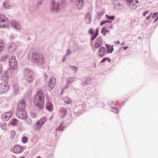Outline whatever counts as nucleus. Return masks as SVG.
Segmentation results:
<instances>
[{"label": "nucleus", "instance_id": "obj_1", "mask_svg": "<svg viewBox=\"0 0 158 158\" xmlns=\"http://www.w3.org/2000/svg\"><path fill=\"white\" fill-rule=\"evenodd\" d=\"M28 57L30 61L35 64L42 65L45 62L44 56L40 52H29Z\"/></svg>", "mask_w": 158, "mask_h": 158}, {"label": "nucleus", "instance_id": "obj_2", "mask_svg": "<svg viewBox=\"0 0 158 158\" xmlns=\"http://www.w3.org/2000/svg\"><path fill=\"white\" fill-rule=\"evenodd\" d=\"M34 105L40 109H42L44 105V94L42 91H39L35 95L33 101Z\"/></svg>", "mask_w": 158, "mask_h": 158}, {"label": "nucleus", "instance_id": "obj_3", "mask_svg": "<svg viewBox=\"0 0 158 158\" xmlns=\"http://www.w3.org/2000/svg\"><path fill=\"white\" fill-rule=\"evenodd\" d=\"M23 73V77L28 82H31L33 80V71L29 68L24 69Z\"/></svg>", "mask_w": 158, "mask_h": 158}, {"label": "nucleus", "instance_id": "obj_4", "mask_svg": "<svg viewBox=\"0 0 158 158\" xmlns=\"http://www.w3.org/2000/svg\"><path fill=\"white\" fill-rule=\"evenodd\" d=\"M8 26V19L3 15L0 14V27L5 28Z\"/></svg>", "mask_w": 158, "mask_h": 158}, {"label": "nucleus", "instance_id": "obj_5", "mask_svg": "<svg viewBox=\"0 0 158 158\" xmlns=\"http://www.w3.org/2000/svg\"><path fill=\"white\" fill-rule=\"evenodd\" d=\"M9 63L11 69H15L17 67V62L16 60V57L14 56H12L9 59Z\"/></svg>", "mask_w": 158, "mask_h": 158}, {"label": "nucleus", "instance_id": "obj_6", "mask_svg": "<svg viewBox=\"0 0 158 158\" xmlns=\"http://www.w3.org/2000/svg\"><path fill=\"white\" fill-rule=\"evenodd\" d=\"M10 24L12 27L15 29L21 30L22 29V27L19 21L11 20L10 21Z\"/></svg>", "mask_w": 158, "mask_h": 158}, {"label": "nucleus", "instance_id": "obj_7", "mask_svg": "<svg viewBox=\"0 0 158 158\" xmlns=\"http://www.w3.org/2000/svg\"><path fill=\"white\" fill-rule=\"evenodd\" d=\"M16 114L17 117L20 119H24L27 117L26 112L24 110H17Z\"/></svg>", "mask_w": 158, "mask_h": 158}, {"label": "nucleus", "instance_id": "obj_8", "mask_svg": "<svg viewBox=\"0 0 158 158\" xmlns=\"http://www.w3.org/2000/svg\"><path fill=\"white\" fill-rule=\"evenodd\" d=\"M127 5L129 9L131 10H135L137 7V5L134 3V0H126Z\"/></svg>", "mask_w": 158, "mask_h": 158}, {"label": "nucleus", "instance_id": "obj_9", "mask_svg": "<svg viewBox=\"0 0 158 158\" xmlns=\"http://www.w3.org/2000/svg\"><path fill=\"white\" fill-rule=\"evenodd\" d=\"M9 89L8 84L4 82L0 84V92L2 93H5Z\"/></svg>", "mask_w": 158, "mask_h": 158}, {"label": "nucleus", "instance_id": "obj_10", "mask_svg": "<svg viewBox=\"0 0 158 158\" xmlns=\"http://www.w3.org/2000/svg\"><path fill=\"white\" fill-rule=\"evenodd\" d=\"M12 114V112H6L2 115L1 118L3 121H7L11 117Z\"/></svg>", "mask_w": 158, "mask_h": 158}, {"label": "nucleus", "instance_id": "obj_11", "mask_svg": "<svg viewBox=\"0 0 158 158\" xmlns=\"http://www.w3.org/2000/svg\"><path fill=\"white\" fill-rule=\"evenodd\" d=\"M67 113V110L64 108H62L59 110V115L61 118H64Z\"/></svg>", "mask_w": 158, "mask_h": 158}, {"label": "nucleus", "instance_id": "obj_12", "mask_svg": "<svg viewBox=\"0 0 158 158\" xmlns=\"http://www.w3.org/2000/svg\"><path fill=\"white\" fill-rule=\"evenodd\" d=\"M2 6L4 8L6 9H11L13 7V5L10 0H6L2 2Z\"/></svg>", "mask_w": 158, "mask_h": 158}, {"label": "nucleus", "instance_id": "obj_13", "mask_svg": "<svg viewBox=\"0 0 158 158\" xmlns=\"http://www.w3.org/2000/svg\"><path fill=\"white\" fill-rule=\"evenodd\" d=\"M51 4V10L53 11L58 12L60 9L59 3L53 0L52 1Z\"/></svg>", "mask_w": 158, "mask_h": 158}, {"label": "nucleus", "instance_id": "obj_14", "mask_svg": "<svg viewBox=\"0 0 158 158\" xmlns=\"http://www.w3.org/2000/svg\"><path fill=\"white\" fill-rule=\"evenodd\" d=\"M56 84V80L55 77H52L49 80V82L48 83V86L50 87L51 89H53L55 86Z\"/></svg>", "mask_w": 158, "mask_h": 158}, {"label": "nucleus", "instance_id": "obj_15", "mask_svg": "<svg viewBox=\"0 0 158 158\" xmlns=\"http://www.w3.org/2000/svg\"><path fill=\"white\" fill-rule=\"evenodd\" d=\"M26 104L23 99L21 100L18 103L17 110H24Z\"/></svg>", "mask_w": 158, "mask_h": 158}, {"label": "nucleus", "instance_id": "obj_16", "mask_svg": "<svg viewBox=\"0 0 158 158\" xmlns=\"http://www.w3.org/2000/svg\"><path fill=\"white\" fill-rule=\"evenodd\" d=\"M23 150V148L19 145H15L14 148V152L15 153H20L22 152Z\"/></svg>", "mask_w": 158, "mask_h": 158}, {"label": "nucleus", "instance_id": "obj_17", "mask_svg": "<svg viewBox=\"0 0 158 158\" xmlns=\"http://www.w3.org/2000/svg\"><path fill=\"white\" fill-rule=\"evenodd\" d=\"M85 23L88 24L90 23L91 21V16L89 13H87L85 15Z\"/></svg>", "mask_w": 158, "mask_h": 158}, {"label": "nucleus", "instance_id": "obj_18", "mask_svg": "<svg viewBox=\"0 0 158 158\" xmlns=\"http://www.w3.org/2000/svg\"><path fill=\"white\" fill-rule=\"evenodd\" d=\"M75 81L74 78L72 77L71 78H67L66 79L67 84L64 87L63 89H64L68 87V85L69 84H70L73 82Z\"/></svg>", "mask_w": 158, "mask_h": 158}, {"label": "nucleus", "instance_id": "obj_19", "mask_svg": "<svg viewBox=\"0 0 158 158\" xmlns=\"http://www.w3.org/2000/svg\"><path fill=\"white\" fill-rule=\"evenodd\" d=\"M82 81V85H86L90 83L91 79L89 78H83Z\"/></svg>", "mask_w": 158, "mask_h": 158}, {"label": "nucleus", "instance_id": "obj_20", "mask_svg": "<svg viewBox=\"0 0 158 158\" xmlns=\"http://www.w3.org/2000/svg\"><path fill=\"white\" fill-rule=\"evenodd\" d=\"M75 2L78 8L80 9L82 8L83 4V0H73Z\"/></svg>", "mask_w": 158, "mask_h": 158}, {"label": "nucleus", "instance_id": "obj_21", "mask_svg": "<svg viewBox=\"0 0 158 158\" xmlns=\"http://www.w3.org/2000/svg\"><path fill=\"white\" fill-rule=\"evenodd\" d=\"M16 45L15 43H12L8 47V51L10 52H12L16 49Z\"/></svg>", "mask_w": 158, "mask_h": 158}, {"label": "nucleus", "instance_id": "obj_22", "mask_svg": "<svg viewBox=\"0 0 158 158\" xmlns=\"http://www.w3.org/2000/svg\"><path fill=\"white\" fill-rule=\"evenodd\" d=\"M19 87L18 85H15L13 86V91L14 94L17 95L19 93Z\"/></svg>", "mask_w": 158, "mask_h": 158}, {"label": "nucleus", "instance_id": "obj_23", "mask_svg": "<svg viewBox=\"0 0 158 158\" xmlns=\"http://www.w3.org/2000/svg\"><path fill=\"white\" fill-rule=\"evenodd\" d=\"M105 54V49L103 47H101L99 49V57H102Z\"/></svg>", "mask_w": 158, "mask_h": 158}, {"label": "nucleus", "instance_id": "obj_24", "mask_svg": "<svg viewBox=\"0 0 158 158\" xmlns=\"http://www.w3.org/2000/svg\"><path fill=\"white\" fill-rule=\"evenodd\" d=\"M42 125L38 121L35 123L33 126V128L35 130H39L42 127Z\"/></svg>", "mask_w": 158, "mask_h": 158}, {"label": "nucleus", "instance_id": "obj_25", "mask_svg": "<svg viewBox=\"0 0 158 158\" xmlns=\"http://www.w3.org/2000/svg\"><path fill=\"white\" fill-rule=\"evenodd\" d=\"M46 108L49 111H51L53 110L52 105L50 102H48L46 104Z\"/></svg>", "mask_w": 158, "mask_h": 158}, {"label": "nucleus", "instance_id": "obj_26", "mask_svg": "<svg viewBox=\"0 0 158 158\" xmlns=\"http://www.w3.org/2000/svg\"><path fill=\"white\" fill-rule=\"evenodd\" d=\"M13 69H10L8 68L7 69L5 73V75L6 77H8L9 76L11 75L12 74V73L11 72L12 71Z\"/></svg>", "mask_w": 158, "mask_h": 158}, {"label": "nucleus", "instance_id": "obj_27", "mask_svg": "<svg viewBox=\"0 0 158 158\" xmlns=\"http://www.w3.org/2000/svg\"><path fill=\"white\" fill-rule=\"evenodd\" d=\"M107 33H108L109 34L110 33L109 30L106 29V27H103L102 29L101 33L103 34L104 36H105L106 34Z\"/></svg>", "mask_w": 158, "mask_h": 158}, {"label": "nucleus", "instance_id": "obj_28", "mask_svg": "<svg viewBox=\"0 0 158 158\" xmlns=\"http://www.w3.org/2000/svg\"><path fill=\"white\" fill-rule=\"evenodd\" d=\"M106 52L111 53L112 51L113 50V46H111V50H110V45L106 44Z\"/></svg>", "mask_w": 158, "mask_h": 158}, {"label": "nucleus", "instance_id": "obj_29", "mask_svg": "<svg viewBox=\"0 0 158 158\" xmlns=\"http://www.w3.org/2000/svg\"><path fill=\"white\" fill-rule=\"evenodd\" d=\"M47 120V119L46 118H42L38 121L40 123L41 125H42Z\"/></svg>", "mask_w": 158, "mask_h": 158}, {"label": "nucleus", "instance_id": "obj_30", "mask_svg": "<svg viewBox=\"0 0 158 158\" xmlns=\"http://www.w3.org/2000/svg\"><path fill=\"white\" fill-rule=\"evenodd\" d=\"M10 123L13 126H16L18 123V121L16 119H11L10 121Z\"/></svg>", "mask_w": 158, "mask_h": 158}, {"label": "nucleus", "instance_id": "obj_31", "mask_svg": "<svg viewBox=\"0 0 158 158\" xmlns=\"http://www.w3.org/2000/svg\"><path fill=\"white\" fill-rule=\"evenodd\" d=\"M4 48V44L3 41L2 40H0V53Z\"/></svg>", "mask_w": 158, "mask_h": 158}, {"label": "nucleus", "instance_id": "obj_32", "mask_svg": "<svg viewBox=\"0 0 158 158\" xmlns=\"http://www.w3.org/2000/svg\"><path fill=\"white\" fill-rule=\"evenodd\" d=\"M64 102L67 104H70L72 103V102L70 99L68 98H65L64 99Z\"/></svg>", "mask_w": 158, "mask_h": 158}, {"label": "nucleus", "instance_id": "obj_33", "mask_svg": "<svg viewBox=\"0 0 158 158\" xmlns=\"http://www.w3.org/2000/svg\"><path fill=\"white\" fill-rule=\"evenodd\" d=\"M69 67L71 69L74 71L75 73L77 72L78 69V68L77 67L74 66L70 65Z\"/></svg>", "mask_w": 158, "mask_h": 158}, {"label": "nucleus", "instance_id": "obj_34", "mask_svg": "<svg viewBox=\"0 0 158 158\" xmlns=\"http://www.w3.org/2000/svg\"><path fill=\"white\" fill-rule=\"evenodd\" d=\"M102 45V39L101 37H98L97 39V42Z\"/></svg>", "mask_w": 158, "mask_h": 158}, {"label": "nucleus", "instance_id": "obj_35", "mask_svg": "<svg viewBox=\"0 0 158 158\" xmlns=\"http://www.w3.org/2000/svg\"><path fill=\"white\" fill-rule=\"evenodd\" d=\"M106 16L108 19L111 20H114L115 17L114 16H109L107 14L106 15Z\"/></svg>", "mask_w": 158, "mask_h": 158}, {"label": "nucleus", "instance_id": "obj_36", "mask_svg": "<svg viewBox=\"0 0 158 158\" xmlns=\"http://www.w3.org/2000/svg\"><path fill=\"white\" fill-rule=\"evenodd\" d=\"M62 127V123H61L59 127L56 128V131H63V130L61 128Z\"/></svg>", "mask_w": 158, "mask_h": 158}, {"label": "nucleus", "instance_id": "obj_37", "mask_svg": "<svg viewBox=\"0 0 158 158\" xmlns=\"http://www.w3.org/2000/svg\"><path fill=\"white\" fill-rule=\"evenodd\" d=\"M43 2V0H40L38 1L36 4V7H38L40 5H42Z\"/></svg>", "mask_w": 158, "mask_h": 158}, {"label": "nucleus", "instance_id": "obj_38", "mask_svg": "<svg viewBox=\"0 0 158 158\" xmlns=\"http://www.w3.org/2000/svg\"><path fill=\"white\" fill-rule=\"evenodd\" d=\"M107 23H111V21L109 20L102 21L100 22V26H101Z\"/></svg>", "mask_w": 158, "mask_h": 158}, {"label": "nucleus", "instance_id": "obj_39", "mask_svg": "<svg viewBox=\"0 0 158 158\" xmlns=\"http://www.w3.org/2000/svg\"><path fill=\"white\" fill-rule=\"evenodd\" d=\"M72 53V51L69 49L67 50V52L65 55L66 56H69Z\"/></svg>", "mask_w": 158, "mask_h": 158}, {"label": "nucleus", "instance_id": "obj_40", "mask_svg": "<svg viewBox=\"0 0 158 158\" xmlns=\"http://www.w3.org/2000/svg\"><path fill=\"white\" fill-rule=\"evenodd\" d=\"M27 140V138L26 137L23 136L22 138V141L23 143H25Z\"/></svg>", "mask_w": 158, "mask_h": 158}, {"label": "nucleus", "instance_id": "obj_41", "mask_svg": "<svg viewBox=\"0 0 158 158\" xmlns=\"http://www.w3.org/2000/svg\"><path fill=\"white\" fill-rule=\"evenodd\" d=\"M11 137L12 139L14 138V136L15 135V133L14 131H11Z\"/></svg>", "mask_w": 158, "mask_h": 158}, {"label": "nucleus", "instance_id": "obj_42", "mask_svg": "<svg viewBox=\"0 0 158 158\" xmlns=\"http://www.w3.org/2000/svg\"><path fill=\"white\" fill-rule=\"evenodd\" d=\"M8 56L7 55H6L2 56L1 58V60L2 61H4L6 60V59L8 58Z\"/></svg>", "mask_w": 158, "mask_h": 158}, {"label": "nucleus", "instance_id": "obj_43", "mask_svg": "<svg viewBox=\"0 0 158 158\" xmlns=\"http://www.w3.org/2000/svg\"><path fill=\"white\" fill-rule=\"evenodd\" d=\"M113 110L112 111L114 112L115 113H117L118 112V110L115 107H112Z\"/></svg>", "mask_w": 158, "mask_h": 158}, {"label": "nucleus", "instance_id": "obj_44", "mask_svg": "<svg viewBox=\"0 0 158 158\" xmlns=\"http://www.w3.org/2000/svg\"><path fill=\"white\" fill-rule=\"evenodd\" d=\"M102 44H100L96 43L95 45V47L96 48H98L102 46Z\"/></svg>", "mask_w": 158, "mask_h": 158}, {"label": "nucleus", "instance_id": "obj_45", "mask_svg": "<svg viewBox=\"0 0 158 158\" xmlns=\"http://www.w3.org/2000/svg\"><path fill=\"white\" fill-rule=\"evenodd\" d=\"M89 33L91 35H93L94 33L93 29L92 28L90 29L89 31Z\"/></svg>", "mask_w": 158, "mask_h": 158}, {"label": "nucleus", "instance_id": "obj_46", "mask_svg": "<svg viewBox=\"0 0 158 158\" xmlns=\"http://www.w3.org/2000/svg\"><path fill=\"white\" fill-rule=\"evenodd\" d=\"M26 123L28 124H30L31 123V121L30 119H27L26 121Z\"/></svg>", "mask_w": 158, "mask_h": 158}, {"label": "nucleus", "instance_id": "obj_47", "mask_svg": "<svg viewBox=\"0 0 158 158\" xmlns=\"http://www.w3.org/2000/svg\"><path fill=\"white\" fill-rule=\"evenodd\" d=\"M2 64L0 65V74H1L2 72Z\"/></svg>", "mask_w": 158, "mask_h": 158}, {"label": "nucleus", "instance_id": "obj_48", "mask_svg": "<svg viewBox=\"0 0 158 158\" xmlns=\"http://www.w3.org/2000/svg\"><path fill=\"white\" fill-rule=\"evenodd\" d=\"M157 15H158V13H154V14L152 15V18H155Z\"/></svg>", "mask_w": 158, "mask_h": 158}, {"label": "nucleus", "instance_id": "obj_49", "mask_svg": "<svg viewBox=\"0 0 158 158\" xmlns=\"http://www.w3.org/2000/svg\"><path fill=\"white\" fill-rule=\"evenodd\" d=\"M66 56H65V55L63 57V59L62 60V62H64L65 61V60H66V59L67 58L66 57Z\"/></svg>", "mask_w": 158, "mask_h": 158}, {"label": "nucleus", "instance_id": "obj_50", "mask_svg": "<svg viewBox=\"0 0 158 158\" xmlns=\"http://www.w3.org/2000/svg\"><path fill=\"white\" fill-rule=\"evenodd\" d=\"M107 59V58H103L101 61L100 63H102L105 62L106 60Z\"/></svg>", "mask_w": 158, "mask_h": 158}, {"label": "nucleus", "instance_id": "obj_51", "mask_svg": "<svg viewBox=\"0 0 158 158\" xmlns=\"http://www.w3.org/2000/svg\"><path fill=\"white\" fill-rule=\"evenodd\" d=\"M6 124H3V125L1 126V127H2V129H3L4 130H5L6 128Z\"/></svg>", "mask_w": 158, "mask_h": 158}, {"label": "nucleus", "instance_id": "obj_52", "mask_svg": "<svg viewBox=\"0 0 158 158\" xmlns=\"http://www.w3.org/2000/svg\"><path fill=\"white\" fill-rule=\"evenodd\" d=\"M148 12V10H146L144 12L143 14V16H144L146 15V14H147Z\"/></svg>", "mask_w": 158, "mask_h": 158}, {"label": "nucleus", "instance_id": "obj_53", "mask_svg": "<svg viewBox=\"0 0 158 158\" xmlns=\"http://www.w3.org/2000/svg\"><path fill=\"white\" fill-rule=\"evenodd\" d=\"M96 37H95V36L94 35L93 36V37L91 38V39L92 40H94Z\"/></svg>", "mask_w": 158, "mask_h": 158}, {"label": "nucleus", "instance_id": "obj_54", "mask_svg": "<svg viewBox=\"0 0 158 158\" xmlns=\"http://www.w3.org/2000/svg\"><path fill=\"white\" fill-rule=\"evenodd\" d=\"M81 106L80 105H78V106L77 107H76V109H78V108H81Z\"/></svg>", "mask_w": 158, "mask_h": 158}, {"label": "nucleus", "instance_id": "obj_55", "mask_svg": "<svg viewBox=\"0 0 158 158\" xmlns=\"http://www.w3.org/2000/svg\"><path fill=\"white\" fill-rule=\"evenodd\" d=\"M31 116L32 118H34L35 117V114H31Z\"/></svg>", "mask_w": 158, "mask_h": 158}, {"label": "nucleus", "instance_id": "obj_56", "mask_svg": "<svg viewBox=\"0 0 158 158\" xmlns=\"http://www.w3.org/2000/svg\"><path fill=\"white\" fill-rule=\"evenodd\" d=\"M150 16H151L150 15V16H147V17L146 19H147V20H148V19H149L150 18Z\"/></svg>", "mask_w": 158, "mask_h": 158}, {"label": "nucleus", "instance_id": "obj_57", "mask_svg": "<svg viewBox=\"0 0 158 158\" xmlns=\"http://www.w3.org/2000/svg\"><path fill=\"white\" fill-rule=\"evenodd\" d=\"M93 65L94 66V67L96 68V64L95 63H94L93 64Z\"/></svg>", "mask_w": 158, "mask_h": 158}, {"label": "nucleus", "instance_id": "obj_58", "mask_svg": "<svg viewBox=\"0 0 158 158\" xmlns=\"http://www.w3.org/2000/svg\"><path fill=\"white\" fill-rule=\"evenodd\" d=\"M135 2L137 4L139 3V1L138 0H135Z\"/></svg>", "mask_w": 158, "mask_h": 158}, {"label": "nucleus", "instance_id": "obj_59", "mask_svg": "<svg viewBox=\"0 0 158 158\" xmlns=\"http://www.w3.org/2000/svg\"><path fill=\"white\" fill-rule=\"evenodd\" d=\"M106 60H107V61H108V62H110V59H109L108 58H107V59Z\"/></svg>", "mask_w": 158, "mask_h": 158}, {"label": "nucleus", "instance_id": "obj_60", "mask_svg": "<svg viewBox=\"0 0 158 158\" xmlns=\"http://www.w3.org/2000/svg\"><path fill=\"white\" fill-rule=\"evenodd\" d=\"M128 48V47H125L124 48V50H125L126 49H127Z\"/></svg>", "mask_w": 158, "mask_h": 158}, {"label": "nucleus", "instance_id": "obj_61", "mask_svg": "<svg viewBox=\"0 0 158 158\" xmlns=\"http://www.w3.org/2000/svg\"><path fill=\"white\" fill-rule=\"evenodd\" d=\"M44 77H47V75L46 74H44Z\"/></svg>", "mask_w": 158, "mask_h": 158}, {"label": "nucleus", "instance_id": "obj_62", "mask_svg": "<svg viewBox=\"0 0 158 158\" xmlns=\"http://www.w3.org/2000/svg\"><path fill=\"white\" fill-rule=\"evenodd\" d=\"M157 20L156 19L154 21H153V23H155Z\"/></svg>", "mask_w": 158, "mask_h": 158}, {"label": "nucleus", "instance_id": "obj_63", "mask_svg": "<svg viewBox=\"0 0 158 158\" xmlns=\"http://www.w3.org/2000/svg\"><path fill=\"white\" fill-rule=\"evenodd\" d=\"M96 33H97V34H98V29H96Z\"/></svg>", "mask_w": 158, "mask_h": 158}, {"label": "nucleus", "instance_id": "obj_64", "mask_svg": "<svg viewBox=\"0 0 158 158\" xmlns=\"http://www.w3.org/2000/svg\"><path fill=\"white\" fill-rule=\"evenodd\" d=\"M98 35V34H97V33H95L94 35L95 36V37H96V36Z\"/></svg>", "mask_w": 158, "mask_h": 158}]
</instances>
